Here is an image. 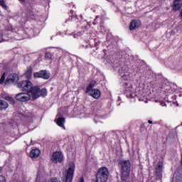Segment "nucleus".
Listing matches in <instances>:
<instances>
[{
  "label": "nucleus",
  "instance_id": "1",
  "mask_svg": "<svg viewBox=\"0 0 182 182\" xmlns=\"http://www.w3.org/2000/svg\"><path fill=\"white\" fill-rule=\"evenodd\" d=\"M33 85L29 80H23L18 84V87L21 90H25L31 94L33 100H36L38 97H45L48 95V90L46 88L40 89L38 87H32Z\"/></svg>",
  "mask_w": 182,
  "mask_h": 182
},
{
  "label": "nucleus",
  "instance_id": "2",
  "mask_svg": "<svg viewBox=\"0 0 182 182\" xmlns=\"http://www.w3.org/2000/svg\"><path fill=\"white\" fill-rule=\"evenodd\" d=\"M122 172H121V178L123 181H126L130 176V161H122Z\"/></svg>",
  "mask_w": 182,
  "mask_h": 182
},
{
  "label": "nucleus",
  "instance_id": "3",
  "mask_svg": "<svg viewBox=\"0 0 182 182\" xmlns=\"http://www.w3.org/2000/svg\"><path fill=\"white\" fill-rule=\"evenodd\" d=\"M109 179V169L106 167H101L97 172L96 181L106 182Z\"/></svg>",
  "mask_w": 182,
  "mask_h": 182
},
{
  "label": "nucleus",
  "instance_id": "4",
  "mask_svg": "<svg viewBox=\"0 0 182 182\" xmlns=\"http://www.w3.org/2000/svg\"><path fill=\"white\" fill-rule=\"evenodd\" d=\"M73 173H75V163L71 162L69 164L68 171L65 172V175L63 177V181L72 182Z\"/></svg>",
  "mask_w": 182,
  "mask_h": 182
},
{
  "label": "nucleus",
  "instance_id": "5",
  "mask_svg": "<svg viewBox=\"0 0 182 182\" xmlns=\"http://www.w3.org/2000/svg\"><path fill=\"white\" fill-rule=\"evenodd\" d=\"M15 99L18 102H28V100H31V94L29 92L18 93L16 95Z\"/></svg>",
  "mask_w": 182,
  "mask_h": 182
},
{
  "label": "nucleus",
  "instance_id": "6",
  "mask_svg": "<svg viewBox=\"0 0 182 182\" xmlns=\"http://www.w3.org/2000/svg\"><path fill=\"white\" fill-rule=\"evenodd\" d=\"M63 160V155H62V152L55 151L52 154L51 161L53 163H60Z\"/></svg>",
  "mask_w": 182,
  "mask_h": 182
},
{
  "label": "nucleus",
  "instance_id": "7",
  "mask_svg": "<svg viewBox=\"0 0 182 182\" xmlns=\"http://www.w3.org/2000/svg\"><path fill=\"white\" fill-rule=\"evenodd\" d=\"M19 80L18 74H10L5 82V85H9V83H15Z\"/></svg>",
  "mask_w": 182,
  "mask_h": 182
},
{
  "label": "nucleus",
  "instance_id": "8",
  "mask_svg": "<svg viewBox=\"0 0 182 182\" xmlns=\"http://www.w3.org/2000/svg\"><path fill=\"white\" fill-rule=\"evenodd\" d=\"M34 77H41L43 79H49L50 75L46 70H41L38 73H34L33 74Z\"/></svg>",
  "mask_w": 182,
  "mask_h": 182
},
{
  "label": "nucleus",
  "instance_id": "9",
  "mask_svg": "<svg viewBox=\"0 0 182 182\" xmlns=\"http://www.w3.org/2000/svg\"><path fill=\"white\" fill-rule=\"evenodd\" d=\"M141 25V23L139 20H134L130 23L129 25V30L130 31H134L136 29H138V28H140Z\"/></svg>",
  "mask_w": 182,
  "mask_h": 182
},
{
  "label": "nucleus",
  "instance_id": "10",
  "mask_svg": "<svg viewBox=\"0 0 182 182\" xmlns=\"http://www.w3.org/2000/svg\"><path fill=\"white\" fill-rule=\"evenodd\" d=\"M87 93H89V95L90 96L94 97V99H99V97H100V95H101L100 90H99L98 89L90 90V91L87 92Z\"/></svg>",
  "mask_w": 182,
  "mask_h": 182
},
{
  "label": "nucleus",
  "instance_id": "11",
  "mask_svg": "<svg viewBox=\"0 0 182 182\" xmlns=\"http://www.w3.org/2000/svg\"><path fill=\"white\" fill-rule=\"evenodd\" d=\"M41 156V151L38 149H34L30 152V157L31 159H38Z\"/></svg>",
  "mask_w": 182,
  "mask_h": 182
},
{
  "label": "nucleus",
  "instance_id": "12",
  "mask_svg": "<svg viewBox=\"0 0 182 182\" xmlns=\"http://www.w3.org/2000/svg\"><path fill=\"white\" fill-rule=\"evenodd\" d=\"M155 171L158 177H161V171H163V163L159 162L157 164Z\"/></svg>",
  "mask_w": 182,
  "mask_h": 182
},
{
  "label": "nucleus",
  "instance_id": "13",
  "mask_svg": "<svg viewBox=\"0 0 182 182\" xmlns=\"http://www.w3.org/2000/svg\"><path fill=\"white\" fill-rule=\"evenodd\" d=\"M182 1L181 0H175L173 2V11H178L181 9Z\"/></svg>",
  "mask_w": 182,
  "mask_h": 182
},
{
  "label": "nucleus",
  "instance_id": "14",
  "mask_svg": "<svg viewBox=\"0 0 182 182\" xmlns=\"http://www.w3.org/2000/svg\"><path fill=\"white\" fill-rule=\"evenodd\" d=\"M9 107V105L6 101L0 100V110H6Z\"/></svg>",
  "mask_w": 182,
  "mask_h": 182
},
{
  "label": "nucleus",
  "instance_id": "15",
  "mask_svg": "<svg viewBox=\"0 0 182 182\" xmlns=\"http://www.w3.org/2000/svg\"><path fill=\"white\" fill-rule=\"evenodd\" d=\"M56 123L58 126H60V127H63V129H65V118L59 117L57 119Z\"/></svg>",
  "mask_w": 182,
  "mask_h": 182
},
{
  "label": "nucleus",
  "instance_id": "16",
  "mask_svg": "<svg viewBox=\"0 0 182 182\" xmlns=\"http://www.w3.org/2000/svg\"><path fill=\"white\" fill-rule=\"evenodd\" d=\"M95 85H96V82L95 80H91L89 85L86 88V93H87V92H90V90L95 87Z\"/></svg>",
  "mask_w": 182,
  "mask_h": 182
},
{
  "label": "nucleus",
  "instance_id": "17",
  "mask_svg": "<svg viewBox=\"0 0 182 182\" xmlns=\"http://www.w3.org/2000/svg\"><path fill=\"white\" fill-rule=\"evenodd\" d=\"M25 76L27 79L32 77V68H29L25 73Z\"/></svg>",
  "mask_w": 182,
  "mask_h": 182
},
{
  "label": "nucleus",
  "instance_id": "18",
  "mask_svg": "<svg viewBox=\"0 0 182 182\" xmlns=\"http://www.w3.org/2000/svg\"><path fill=\"white\" fill-rule=\"evenodd\" d=\"M5 100L7 102H9L11 103V105H15V100H14V98L11 97H6L5 98Z\"/></svg>",
  "mask_w": 182,
  "mask_h": 182
},
{
  "label": "nucleus",
  "instance_id": "19",
  "mask_svg": "<svg viewBox=\"0 0 182 182\" xmlns=\"http://www.w3.org/2000/svg\"><path fill=\"white\" fill-rule=\"evenodd\" d=\"M45 58L48 60H50V59H52V54H50V53H46L45 55Z\"/></svg>",
  "mask_w": 182,
  "mask_h": 182
},
{
  "label": "nucleus",
  "instance_id": "20",
  "mask_svg": "<svg viewBox=\"0 0 182 182\" xmlns=\"http://www.w3.org/2000/svg\"><path fill=\"white\" fill-rule=\"evenodd\" d=\"M5 73H4L0 79V85H4V82H5Z\"/></svg>",
  "mask_w": 182,
  "mask_h": 182
},
{
  "label": "nucleus",
  "instance_id": "21",
  "mask_svg": "<svg viewBox=\"0 0 182 182\" xmlns=\"http://www.w3.org/2000/svg\"><path fill=\"white\" fill-rule=\"evenodd\" d=\"M0 182H6V179L4 176H0Z\"/></svg>",
  "mask_w": 182,
  "mask_h": 182
},
{
  "label": "nucleus",
  "instance_id": "22",
  "mask_svg": "<svg viewBox=\"0 0 182 182\" xmlns=\"http://www.w3.org/2000/svg\"><path fill=\"white\" fill-rule=\"evenodd\" d=\"M77 182H85V179L83 178H80Z\"/></svg>",
  "mask_w": 182,
  "mask_h": 182
},
{
  "label": "nucleus",
  "instance_id": "23",
  "mask_svg": "<svg viewBox=\"0 0 182 182\" xmlns=\"http://www.w3.org/2000/svg\"><path fill=\"white\" fill-rule=\"evenodd\" d=\"M148 123H149V124H151V123H153V121L149 120V121H148Z\"/></svg>",
  "mask_w": 182,
  "mask_h": 182
},
{
  "label": "nucleus",
  "instance_id": "24",
  "mask_svg": "<svg viewBox=\"0 0 182 182\" xmlns=\"http://www.w3.org/2000/svg\"><path fill=\"white\" fill-rule=\"evenodd\" d=\"M1 42H4V40L1 38H0V43Z\"/></svg>",
  "mask_w": 182,
  "mask_h": 182
},
{
  "label": "nucleus",
  "instance_id": "25",
  "mask_svg": "<svg viewBox=\"0 0 182 182\" xmlns=\"http://www.w3.org/2000/svg\"><path fill=\"white\" fill-rule=\"evenodd\" d=\"M39 176H37V178H36V182L39 181V179H38Z\"/></svg>",
  "mask_w": 182,
  "mask_h": 182
},
{
  "label": "nucleus",
  "instance_id": "26",
  "mask_svg": "<svg viewBox=\"0 0 182 182\" xmlns=\"http://www.w3.org/2000/svg\"><path fill=\"white\" fill-rule=\"evenodd\" d=\"M21 2H25V0H19Z\"/></svg>",
  "mask_w": 182,
  "mask_h": 182
},
{
  "label": "nucleus",
  "instance_id": "27",
  "mask_svg": "<svg viewBox=\"0 0 182 182\" xmlns=\"http://www.w3.org/2000/svg\"><path fill=\"white\" fill-rule=\"evenodd\" d=\"M1 171H2V168L1 167H0V173H1Z\"/></svg>",
  "mask_w": 182,
  "mask_h": 182
},
{
  "label": "nucleus",
  "instance_id": "28",
  "mask_svg": "<svg viewBox=\"0 0 182 182\" xmlns=\"http://www.w3.org/2000/svg\"><path fill=\"white\" fill-rule=\"evenodd\" d=\"M4 6V8H6V6Z\"/></svg>",
  "mask_w": 182,
  "mask_h": 182
}]
</instances>
